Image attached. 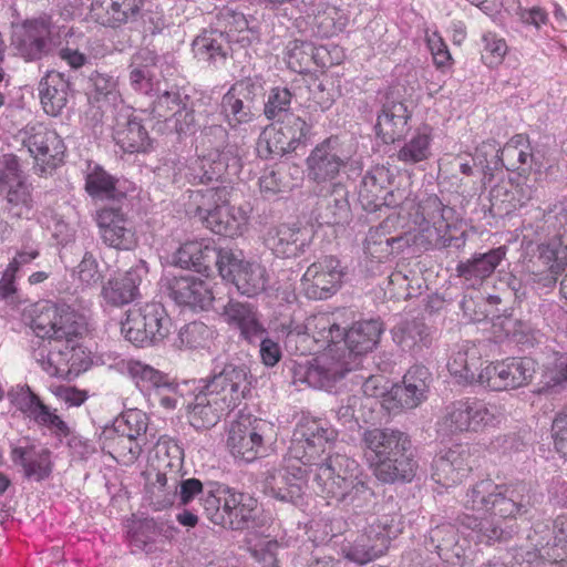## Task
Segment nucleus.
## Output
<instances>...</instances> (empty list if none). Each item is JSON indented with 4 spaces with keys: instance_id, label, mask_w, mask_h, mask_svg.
I'll list each match as a JSON object with an SVG mask.
<instances>
[{
    "instance_id": "1",
    "label": "nucleus",
    "mask_w": 567,
    "mask_h": 567,
    "mask_svg": "<svg viewBox=\"0 0 567 567\" xmlns=\"http://www.w3.org/2000/svg\"><path fill=\"white\" fill-rule=\"evenodd\" d=\"M354 311L338 312L336 317L317 313L308 317L303 324L290 326L286 336V348L306 355L323 349L321 357L299 367L300 379L315 389L340 393L347 386V375L354 362Z\"/></svg>"
},
{
    "instance_id": "2",
    "label": "nucleus",
    "mask_w": 567,
    "mask_h": 567,
    "mask_svg": "<svg viewBox=\"0 0 567 567\" xmlns=\"http://www.w3.org/2000/svg\"><path fill=\"white\" fill-rule=\"evenodd\" d=\"M331 434L320 420L303 416L293 431L289 451L307 470V477L312 474L317 493L341 501L354 487V477L348 465L342 470L348 460L329 455Z\"/></svg>"
},
{
    "instance_id": "3",
    "label": "nucleus",
    "mask_w": 567,
    "mask_h": 567,
    "mask_svg": "<svg viewBox=\"0 0 567 567\" xmlns=\"http://www.w3.org/2000/svg\"><path fill=\"white\" fill-rule=\"evenodd\" d=\"M31 328L37 337L48 339L51 344V363L48 367L50 377H62L81 370L84 351L79 344V337L84 328L69 307L45 303L32 319Z\"/></svg>"
},
{
    "instance_id": "4",
    "label": "nucleus",
    "mask_w": 567,
    "mask_h": 567,
    "mask_svg": "<svg viewBox=\"0 0 567 567\" xmlns=\"http://www.w3.org/2000/svg\"><path fill=\"white\" fill-rule=\"evenodd\" d=\"M363 458L382 483L411 482L417 470L410 436L394 429L364 431L361 440Z\"/></svg>"
},
{
    "instance_id": "5",
    "label": "nucleus",
    "mask_w": 567,
    "mask_h": 567,
    "mask_svg": "<svg viewBox=\"0 0 567 567\" xmlns=\"http://www.w3.org/2000/svg\"><path fill=\"white\" fill-rule=\"evenodd\" d=\"M464 506L477 512H489L504 519L525 516L539 503L537 494L525 483L498 485L482 480L465 494Z\"/></svg>"
},
{
    "instance_id": "6",
    "label": "nucleus",
    "mask_w": 567,
    "mask_h": 567,
    "mask_svg": "<svg viewBox=\"0 0 567 567\" xmlns=\"http://www.w3.org/2000/svg\"><path fill=\"white\" fill-rule=\"evenodd\" d=\"M230 188L216 186L190 195L187 213L214 234L224 237L240 236L247 224L246 213L229 205Z\"/></svg>"
},
{
    "instance_id": "7",
    "label": "nucleus",
    "mask_w": 567,
    "mask_h": 567,
    "mask_svg": "<svg viewBox=\"0 0 567 567\" xmlns=\"http://www.w3.org/2000/svg\"><path fill=\"white\" fill-rule=\"evenodd\" d=\"M147 0H93L92 18L103 27L117 29L131 24L132 29L155 35L164 25V13L158 7L144 8Z\"/></svg>"
},
{
    "instance_id": "8",
    "label": "nucleus",
    "mask_w": 567,
    "mask_h": 567,
    "mask_svg": "<svg viewBox=\"0 0 567 567\" xmlns=\"http://www.w3.org/2000/svg\"><path fill=\"white\" fill-rule=\"evenodd\" d=\"M265 95L262 76L254 75L236 81L220 99L219 116L231 130L249 124L255 121Z\"/></svg>"
},
{
    "instance_id": "9",
    "label": "nucleus",
    "mask_w": 567,
    "mask_h": 567,
    "mask_svg": "<svg viewBox=\"0 0 567 567\" xmlns=\"http://www.w3.org/2000/svg\"><path fill=\"white\" fill-rule=\"evenodd\" d=\"M252 380L250 369L245 363L216 358L210 374L198 383L235 410L250 395Z\"/></svg>"
},
{
    "instance_id": "10",
    "label": "nucleus",
    "mask_w": 567,
    "mask_h": 567,
    "mask_svg": "<svg viewBox=\"0 0 567 567\" xmlns=\"http://www.w3.org/2000/svg\"><path fill=\"white\" fill-rule=\"evenodd\" d=\"M172 328V319L164 306L150 302L127 311L121 332L134 346L145 348L162 342Z\"/></svg>"
},
{
    "instance_id": "11",
    "label": "nucleus",
    "mask_w": 567,
    "mask_h": 567,
    "mask_svg": "<svg viewBox=\"0 0 567 567\" xmlns=\"http://www.w3.org/2000/svg\"><path fill=\"white\" fill-rule=\"evenodd\" d=\"M354 154L352 134L332 135L319 143L306 159L307 177L317 184L334 179Z\"/></svg>"
},
{
    "instance_id": "12",
    "label": "nucleus",
    "mask_w": 567,
    "mask_h": 567,
    "mask_svg": "<svg viewBox=\"0 0 567 567\" xmlns=\"http://www.w3.org/2000/svg\"><path fill=\"white\" fill-rule=\"evenodd\" d=\"M10 45L25 62H34L52 50V22L47 16L11 24Z\"/></svg>"
},
{
    "instance_id": "13",
    "label": "nucleus",
    "mask_w": 567,
    "mask_h": 567,
    "mask_svg": "<svg viewBox=\"0 0 567 567\" xmlns=\"http://www.w3.org/2000/svg\"><path fill=\"white\" fill-rule=\"evenodd\" d=\"M262 492L277 501L297 507L305 504L308 487L307 470L302 465L271 466L261 473Z\"/></svg>"
},
{
    "instance_id": "14",
    "label": "nucleus",
    "mask_w": 567,
    "mask_h": 567,
    "mask_svg": "<svg viewBox=\"0 0 567 567\" xmlns=\"http://www.w3.org/2000/svg\"><path fill=\"white\" fill-rule=\"evenodd\" d=\"M219 275L235 285L239 293L250 298L262 293L269 284V274L264 265L246 260L231 249L224 251Z\"/></svg>"
},
{
    "instance_id": "15",
    "label": "nucleus",
    "mask_w": 567,
    "mask_h": 567,
    "mask_svg": "<svg viewBox=\"0 0 567 567\" xmlns=\"http://www.w3.org/2000/svg\"><path fill=\"white\" fill-rule=\"evenodd\" d=\"M493 420L494 413L486 403L476 399H464L445 408L437 422V431L447 436L470 431L477 432L489 425Z\"/></svg>"
},
{
    "instance_id": "16",
    "label": "nucleus",
    "mask_w": 567,
    "mask_h": 567,
    "mask_svg": "<svg viewBox=\"0 0 567 567\" xmlns=\"http://www.w3.org/2000/svg\"><path fill=\"white\" fill-rule=\"evenodd\" d=\"M163 295L192 310H208L214 301L209 284L193 275L165 274L159 280Z\"/></svg>"
},
{
    "instance_id": "17",
    "label": "nucleus",
    "mask_w": 567,
    "mask_h": 567,
    "mask_svg": "<svg viewBox=\"0 0 567 567\" xmlns=\"http://www.w3.org/2000/svg\"><path fill=\"white\" fill-rule=\"evenodd\" d=\"M21 142L35 159L42 173L54 169L63 162L65 146L55 131L43 123L28 124L20 133Z\"/></svg>"
},
{
    "instance_id": "18",
    "label": "nucleus",
    "mask_w": 567,
    "mask_h": 567,
    "mask_svg": "<svg viewBox=\"0 0 567 567\" xmlns=\"http://www.w3.org/2000/svg\"><path fill=\"white\" fill-rule=\"evenodd\" d=\"M488 151L495 152V155L492 162L493 166L487 162L484 167L485 176H492V171L498 169L499 167H505L507 171H520L522 173H526L533 169L534 166L537 168L542 166L532 150L527 136L523 134L514 135L502 150L496 148L495 141L483 143L481 148H478V152L485 155Z\"/></svg>"
},
{
    "instance_id": "19",
    "label": "nucleus",
    "mask_w": 567,
    "mask_h": 567,
    "mask_svg": "<svg viewBox=\"0 0 567 567\" xmlns=\"http://www.w3.org/2000/svg\"><path fill=\"white\" fill-rule=\"evenodd\" d=\"M269 430L266 421L241 415L229 427L227 445L230 453L246 463L255 461L264 450L265 435Z\"/></svg>"
},
{
    "instance_id": "20",
    "label": "nucleus",
    "mask_w": 567,
    "mask_h": 567,
    "mask_svg": "<svg viewBox=\"0 0 567 567\" xmlns=\"http://www.w3.org/2000/svg\"><path fill=\"white\" fill-rule=\"evenodd\" d=\"M534 373L532 359L512 358L486 365L480 371L477 383L493 391L516 389L526 385Z\"/></svg>"
},
{
    "instance_id": "21",
    "label": "nucleus",
    "mask_w": 567,
    "mask_h": 567,
    "mask_svg": "<svg viewBox=\"0 0 567 567\" xmlns=\"http://www.w3.org/2000/svg\"><path fill=\"white\" fill-rule=\"evenodd\" d=\"M126 372L142 392L153 396L163 408L175 409L178 384L168 374L134 360L126 363Z\"/></svg>"
},
{
    "instance_id": "22",
    "label": "nucleus",
    "mask_w": 567,
    "mask_h": 567,
    "mask_svg": "<svg viewBox=\"0 0 567 567\" xmlns=\"http://www.w3.org/2000/svg\"><path fill=\"white\" fill-rule=\"evenodd\" d=\"M95 221L103 244L117 250H131L137 245L135 230L120 205L96 212Z\"/></svg>"
},
{
    "instance_id": "23",
    "label": "nucleus",
    "mask_w": 567,
    "mask_h": 567,
    "mask_svg": "<svg viewBox=\"0 0 567 567\" xmlns=\"http://www.w3.org/2000/svg\"><path fill=\"white\" fill-rule=\"evenodd\" d=\"M343 276L340 261L332 256L324 257L307 268L301 279L302 290L309 299H328L337 292Z\"/></svg>"
},
{
    "instance_id": "24",
    "label": "nucleus",
    "mask_w": 567,
    "mask_h": 567,
    "mask_svg": "<svg viewBox=\"0 0 567 567\" xmlns=\"http://www.w3.org/2000/svg\"><path fill=\"white\" fill-rule=\"evenodd\" d=\"M221 116L214 110L209 113L200 128V143L206 146L209 155L231 165V173L238 174L241 168L240 150L237 144L229 143V133L220 123Z\"/></svg>"
},
{
    "instance_id": "25",
    "label": "nucleus",
    "mask_w": 567,
    "mask_h": 567,
    "mask_svg": "<svg viewBox=\"0 0 567 567\" xmlns=\"http://www.w3.org/2000/svg\"><path fill=\"white\" fill-rule=\"evenodd\" d=\"M411 114L405 100H398L394 92L388 93L374 125L377 136L385 144L401 140L410 130Z\"/></svg>"
},
{
    "instance_id": "26",
    "label": "nucleus",
    "mask_w": 567,
    "mask_h": 567,
    "mask_svg": "<svg viewBox=\"0 0 567 567\" xmlns=\"http://www.w3.org/2000/svg\"><path fill=\"white\" fill-rule=\"evenodd\" d=\"M228 248H217L208 240H190L182 244L173 255V262L182 269L209 276L213 266L219 270L221 257Z\"/></svg>"
},
{
    "instance_id": "27",
    "label": "nucleus",
    "mask_w": 567,
    "mask_h": 567,
    "mask_svg": "<svg viewBox=\"0 0 567 567\" xmlns=\"http://www.w3.org/2000/svg\"><path fill=\"white\" fill-rule=\"evenodd\" d=\"M417 212L423 219L420 226L421 230L426 234L427 243L433 247H449L451 238H446V234L454 209L443 205L441 199L433 195L419 205Z\"/></svg>"
},
{
    "instance_id": "28",
    "label": "nucleus",
    "mask_w": 567,
    "mask_h": 567,
    "mask_svg": "<svg viewBox=\"0 0 567 567\" xmlns=\"http://www.w3.org/2000/svg\"><path fill=\"white\" fill-rule=\"evenodd\" d=\"M393 342L401 351L414 358L422 355L429 349L435 336V329L429 326L423 317L405 318L391 330Z\"/></svg>"
},
{
    "instance_id": "29",
    "label": "nucleus",
    "mask_w": 567,
    "mask_h": 567,
    "mask_svg": "<svg viewBox=\"0 0 567 567\" xmlns=\"http://www.w3.org/2000/svg\"><path fill=\"white\" fill-rule=\"evenodd\" d=\"M506 252L505 246L489 249L486 252H475L471 258L457 264L456 275L466 288L478 289L505 259Z\"/></svg>"
},
{
    "instance_id": "30",
    "label": "nucleus",
    "mask_w": 567,
    "mask_h": 567,
    "mask_svg": "<svg viewBox=\"0 0 567 567\" xmlns=\"http://www.w3.org/2000/svg\"><path fill=\"white\" fill-rule=\"evenodd\" d=\"M221 318L248 344H257L265 332L257 308L248 302L230 299L223 308Z\"/></svg>"
},
{
    "instance_id": "31",
    "label": "nucleus",
    "mask_w": 567,
    "mask_h": 567,
    "mask_svg": "<svg viewBox=\"0 0 567 567\" xmlns=\"http://www.w3.org/2000/svg\"><path fill=\"white\" fill-rule=\"evenodd\" d=\"M147 274L146 261L138 260L124 275L111 278L101 292L106 303L121 307L135 301L140 297V286Z\"/></svg>"
},
{
    "instance_id": "32",
    "label": "nucleus",
    "mask_w": 567,
    "mask_h": 567,
    "mask_svg": "<svg viewBox=\"0 0 567 567\" xmlns=\"http://www.w3.org/2000/svg\"><path fill=\"white\" fill-rule=\"evenodd\" d=\"M538 260L547 269L532 271L529 275L530 281L537 289H550L567 267V246H564L559 239L554 238L547 245L539 247Z\"/></svg>"
},
{
    "instance_id": "33",
    "label": "nucleus",
    "mask_w": 567,
    "mask_h": 567,
    "mask_svg": "<svg viewBox=\"0 0 567 567\" xmlns=\"http://www.w3.org/2000/svg\"><path fill=\"white\" fill-rule=\"evenodd\" d=\"M11 460L16 465L22 467L23 476L27 480L34 482L48 480L54 467L52 452L47 447H38L33 444L13 447Z\"/></svg>"
},
{
    "instance_id": "34",
    "label": "nucleus",
    "mask_w": 567,
    "mask_h": 567,
    "mask_svg": "<svg viewBox=\"0 0 567 567\" xmlns=\"http://www.w3.org/2000/svg\"><path fill=\"white\" fill-rule=\"evenodd\" d=\"M113 138L123 152L130 154L147 152L151 146L148 132L133 111L118 116Z\"/></svg>"
},
{
    "instance_id": "35",
    "label": "nucleus",
    "mask_w": 567,
    "mask_h": 567,
    "mask_svg": "<svg viewBox=\"0 0 567 567\" xmlns=\"http://www.w3.org/2000/svg\"><path fill=\"white\" fill-rule=\"evenodd\" d=\"M434 476L437 482L444 484L460 482L472 470L470 447L463 444H455L447 450L441 451L435 457Z\"/></svg>"
},
{
    "instance_id": "36",
    "label": "nucleus",
    "mask_w": 567,
    "mask_h": 567,
    "mask_svg": "<svg viewBox=\"0 0 567 567\" xmlns=\"http://www.w3.org/2000/svg\"><path fill=\"white\" fill-rule=\"evenodd\" d=\"M193 403L189 405L190 424L196 429H207L217 424L223 415L234 411L199 383Z\"/></svg>"
},
{
    "instance_id": "37",
    "label": "nucleus",
    "mask_w": 567,
    "mask_h": 567,
    "mask_svg": "<svg viewBox=\"0 0 567 567\" xmlns=\"http://www.w3.org/2000/svg\"><path fill=\"white\" fill-rule=\"evenodd\" d=\"M431 372L425 365L411 367L403 377V385L393 389V396L405 409H414L427 396Z\"/></svg>"
},
{
    "instance_id": "38",
    "label": "nucleus",
    "mask_w": 567,
    "mask_h": 567,
    "mask_svg": "<svg viewBox=\"0 0 567 567\" xmlns=\"http://www.w3.org/2000/svg\"><path fill=\"white\" fill-rule=\"evenodd\" d=\"M84 188L89 196L96 200H107L118 205L126 198L125 190L120 187V181L97 164L89 165Z\"/></svg>"
},
{
    "instance_id": "39",
    "label": "nucleus",
    "mask_w": 567,
    "mask_h": 567,
    "mask_svg": "<svg viewBox=\"0 0 567 567\" xmlns=\"http://www.w3.org/2000/svg\"><path fill=\"white\" fill-rule=\"evenodd\" d=\"M183 177L192 185L209 184L219 182L224 175H235L231 173V165L228 162L206 154L202 157L192 158L183 169Z\"/></svg>"
},
{
    "instance_id": "40",
    "label": "nucleus",
    "mask_w": 567,
    "mask_h": 567,
    "mask_svg": "<svg viewBox=\"0 0 567 567\" xmlns=\"http://www.w3.org/2000/svg\"><path fill=\"white\" fill-rule=\"evenodd\" d=\"M192 48L198 60L213 64L225 62L231 49L230 38L221 29L210 27L194 39Z\"/></svg>"
},
{
    "instance_id": "41",
    "label": "nucleus",
    "mask_w": 567,
    "mask_h": 567,
    "mask_svg": "<svg viewBox=\"0 0 567 567\" xmlns=\"http://www.w3.org/2000/svg\"><path fill=\"white\" fill-rule=\"evenodd\" d=\"M100 441L102 450L124 464L134 463L142 452V445L146 443V439L135 437L133 434L125 435L107 427H103Z\"/></svg>"
},
{
    "instance_id": "42",
    "label": "nucleus",
    "mask_w": 567,
    "mask_h": 567,
    "mask_svg": "<svg viewBox=\"0 0 567 567\" xmlns=\"http://www.w3.org/2000/svg\"><path fill=\"white\" fill-rule=\"evenodd\" d=\"M287 63L289 68L298 73L311 71L312 65L319 68L328 66V50L312 42L293 40L287 45Z\"/></svg>"
},
{
    "instance_id": "43",
    "label": "nucleus",
    "mask_w": 567,
    "mask_h": 567,
    "mask_svg": "<svg viewBox=\"0 0 567 567\" xmlns=\"http://www.w3.org/2000/svg\"><path fill=\"white\" fill-rule=\"evenodd\" d=\"M306 241L305 231L286 224L271 228L266 237L267 247L284 258L297 257L303 251Z\"/></svg>"
},
{
    "instance_id": "44",
    "label": "nucleus",
    "mask_w": 567,
    "mask_h": 567,
    "mask_svg": "<svg viewBox=\"0 0 567 567\" xmlns=\"http://www.w3.org/2000/svg\"><path fill=\"white\" fill-rule=\"evenodd\" d=\"M70 82L63 73L49 72L40 82L39 92L44 112L58 116L68 103Z\"/></svg>"
},
{
    "instance_id": "45",
    "label": "nucleus",
    "mask_w": 567,
    "mask_h": 567,
    "mask_svg": "<svg viewBox=\"0 0 567 567\" xmlns=\"http://www.w3.org/2000/svg\"><path fill=\"white\" fill-rule=\"evenodd\" d=\"M86 95L99 107L115 106L122 102L118 78L102 71H93L86 81Z\"/></svg>"
},
{
    "instance_id": "46",
    "label": "nucleus",
    "mask_w": 567,
    "mask_h": 567,
    "mask_svg": "<svg viewBox=\"0 0 567 567\" xmlns=\"http://www.w3.org/2000/svg\"><path fill=\"white\" fill-rule=\"evenodd\" d=\"M257 501L244 493H238L231 489L226 508H228L224 528L233 530H241L249 527V523L255 518V511Z\"/></svg>"
},
{
    "instance_id": "47",
    "label": "nucleus",
    "mask_w": 567,
    "mask_h": 567,
    "mask_svg": "<svg viewBox=\"0 0 567 567\" xmlns=\"http://www.w3.org/2000/svg\"><path fill=\"white\" fill-rule=\"evenodd\" d=\"M3 195L4 210L12 218L30 219L34 207L32 187L25 181L0 189Z\"/></svg>"
},
{
    "instance_id": "48",
    "label": "nucleus",
    "mask_w": 567,
    "mask_h": 567,
    "mask_svg": "<svg viewBox=\"0 0 567 567\" xmlns=\"http://www.w3.org/2000/svg\"><path fill=\"white\" fill-rule=\"evenodd\" d=\"M212 107L203 99H192L188 105L174 116V128L179 137L192 136L203 127Z\"/></svg>"
},
{
    "instance_id": "49",
    "label": "nucleus",
    "mask_w": 567,
    "mask_h": 567,
    "mask_svg": "<svg viewBox=\"0 0 567 567\" xmlns=\"http://www.w3.org/2000/svg\"><path fill=\"white\" fill-rule=\"evenodd\" d=\"M482 362L475 347L462 346L447 362L450 373L463 383H477Z\"/></svg>"
},
{
    "instance_id": "50",
    "label": "nucleus",
    "mask_w": 567,
    "mask_h": 567,
    "mask_svg": "<svg viewBox=\"0 0 567 567\" xmlns=\"http://www.w3.org/2000/svg\"><path fill=\"white\" fill-rule=\"evenodd\" d=\"M230 493V487L215 481H207L206 492L199 502L204 514L213 524L223 527L228 511L226 502H228Z\"/></svg>"
},
{
    "instance_id": "51",
    "label": "nucleus",
    "mask_w": 567,
    "mask_h": 567,
    "mask_svg": "<svg viewBox=\"0 0 567 567\" xmlns=\"http://www.w3.org/2000/svg\"><path fill=\"white\" fill-rule=\"evenodd\" d=\"M193 99L183 86L171 85L165 90H157L153 101V114L155 117L167 120L178 114Z\"/></svg>"
},
{
    "instance_id": "52",
    "label": "nucleus",
    "mask_w": 567,
    "mask_h": 567,
    "mask_svg": "<svg viewBox=\"0 0 567 567\" xmlns=\"http://www.w3.org/2000/svg\"><path fill=\"white\" fill-rule=\"evenodd\" d=\"M461 524L472 530L478 543L486 545L507 543L513 537L512 529L503 528L498 523L487 517L465 516Z\"/></svg>"
},
{
    "instance_id": "53",
    "label": "nucleus",
    "mask_w": 567,
    "mask_h": 567,
    "mask_svg": "<svg viewBox=\"0 0 567 567\" xmlns=\"http://www.w3.org/2000/svg\"><path fill=\"white\" fill-rule=\"evenodd\" d=\"M256 151L262 159L277 158L295 152L278 124L267 126L258 137Z\"/></svg>"
},
{
    "instance_id": "54",
    "label": "nucleus",
    "mask_w": 567,
    "mask_h": 567,
    "mask_svg": "<svg viewBox=\"0 0 567 567\" xmlns=\"http://www.w3.org/2000/svg\"><path fill=\"white\" fill-rule=\"evenodd\" d=\"M427 125L419 127L398 152V159L405 164H416L431 156L432 134Z\"/></svg>"
},
{
    "instance_id": "55",
    "label": "nucleus",
    "mask_w": 567,
    "mask_h": 567,
    "mask_svg": "<svg viewBox=\"0 0 567 567\" xmlns=\"http://www.w3.org/2000/svg\"><path fill=\"white\" fill-rule=\"evenodd\" d=\"M292 92L286 86H274L269 90L267 99L261 101L264 104V115L269 121H281L290 113Z\"/></svg>"
},
{
    "instance_id": "56",
    "label": "nucleus",
    "mask_w": 567,
    "mask_h": 567,
    "mask_svg": "<svg viewBox=\"0 0 567 567\" xmlns=\"http://www.w3.org/2000/svg\"><path fill=\"white\" fill-rule=\"evenodd\" d=\"M8 399L17 411L30 422L33 421L44 403L28 385H17L9 390Z\"/></svg>"
},
{
    "instance_id": "57",
    "label": "nucleus",
    "mask_w": 567,
    "mask_h": 567,
    "mask_svg": "<svg viewBox=\"0 0 567 567\" xmlns=\"http://www.w3.org/2000/svg\"><path fill=\"white\" fill-rule=\"evenodd\" d=\"M104 427L114 429L115 432L133 434L135 437L146 439L147 416L141 410L131 409L116 417L111 425Z\"/></svg>"
},
{
    "instance_id": "58",
    "label": "nucleus",
    "mask_w": 567,
    "mask_h": 567,
    "mask_svg": "<svg viewBox=\"0 0 567 567\" xmlns=\"http://www.w3.org/2000/svg\"><path fill=\"white\" fill-rule=\"evenodd\" d=\"M215 331L200 321H193L178 331L179 347L187 349L205 348L214 338Z\"/></svg>"
},
{
    "instance_id": "59",
    "label": "nucleus",
    "mask_w": 567,
    "mask_h": 567,
    "mask_svg": "<svg viewBox=\"0 0 567 567\" xmlns=\"http://www.w3.org/2000/svg\"><path fill=\"white\" fill-rule=\"evenodd\" d=\"M40 429L47 430L52 436L60 442L71 435V429L68 423L58 415L56 410H52L48 405L39 411L32 421Z\"/></svg>"
},
{
    "instance_id": "60",
    "label": "nucleus",
    "mask_w": 567,
    "mask_h": 567,
    "mask_svg": "<svg viewBox=\"0 0 567 567\" xmlns=\"http://www.w3.org/2000/svg\"><path fill=\"white\" fill-rule=\"evenodd\" d=\"M382 331V322L379 319L357 322V357L372 351L378 344Z\"/></svg>"
},
{
    "instance_id": "61",
    "label": "nucleus",
    "mask_w": 567,
    "mask_h": 567,
    "mask_svg": "<svg viewBox=\"0 0 567 567\" xmlns=\"http://www.w3.org/2000/svg\"><path fill=\"white\" fill-rule=\"evenodd\" d=\"M261 193L265 195H276L290 190L295 184L285 167L266 169L259 178Z\"/></svg>"
},
{
    "instance_id": "62",
    "label": "nucleus",
    "mask_w": 567,
    "mask_h": 567,
    "mask_svg": "<svg viewBox=\"0 0 567 567\" xmlns=\"http://www.w3.org/2000/svg\"><path fill=\"white\" fill-rule=\"evenodd\" d=\"M276 122L289 140L295 151L308 141L311 125L300 116L293 114Z\"/></svg>"
},
{
    "instance_id": "63",
    "label": "nucleus",
    "mask_w": 567,
    "mask_h": 567,
    "mask_svg": "<svg viewBox=\"0 0 567 567\" xmlns=\"http://www.w3.org/2000/svg\"><path fill=\"white\" fill-rule=\"evenodd\" d=\"M361 546L364 548H368L367 551V558L359 559L357 557V563L365 564L377 557H379L383 550L386 548L388 544V536L381 529V526H374V524H371L370 530H365L364 534L361 536Z\"/></svg>"
},
{
    "instance_id": "64",
    "label": "nucleus",
    "mask_w": 567,
    "mask_h": 567,
    "mask_svg": "<svg viewBox=\"0 0 567 567\" xmlns=\"http://www.w3.org/2000/svg\"><path fill=\"white\" fill-rule=\"evenodd\" d=\"M383 228L382 225L379 228H371L363 244L364 252L379 261L392 255L391 244Z\"/></svg>"
}]
</instances>
